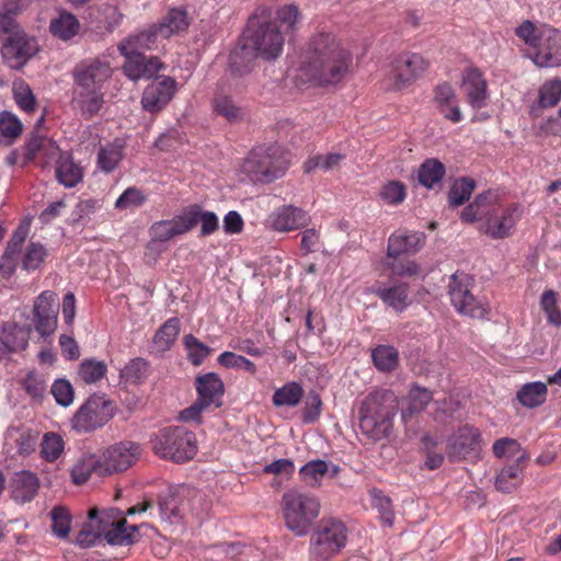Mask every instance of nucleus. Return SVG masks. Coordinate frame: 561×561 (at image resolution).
I'll return each instance as SVG.
<instances>
[{
  "mask_svg": "<svg viewBox=\"0 0 561 561\" xmlns=\"http://www.w3.org/2000/svg\"><path fill=\"white\" fill-rule=\"evenodd\" d=\"M352 55L342 48L330 33L314 35L304 55L301 71L310 81L321 85L336 84L348 73Z\"/></svg>",
  "mask_w": 561,
  "mask_h": 561,
  "instance_id": "nucleus-1",
  "label": "nucleus"
},
{
  "mask_svg": "<svg viewBox=\"0 0 561 561\" xmlns=\"http://www.w3.org/2000/svg\"><path fill=\"white\" fill-rule=\"evenodd\" d=\"M398 412V402L393 392L375 390L362 401L359 408V428L367 438L379 442L388 438L393 430V419Z\"/></svg>",
  "mask_w": 561,
  "mask_h": 561,
  "instance_id": "nucleus-2",
  "label": "nucleus"
},
{
  "mask_svg": "<svg viewBox=\"0 0 561 561\" xmlns=\"http://www.w3.org/2000/svg\"><path fill=\"white\" fill-rule=\"evenodd\" d=\"M153 453L162 459L184 463L197 453L196 436L184 426H167L150 436Z\"/></svg>",
  "mask_w": 561,
  "mask_h": 561,
  "instance_id": "nucleus-3",
  "label": "nucleus"
},
{
  "mask_svg": "<svg viewBox=\"0 0 561 561\" xmlns=\"http://www.w3.org/2000/svg\"><path fill=\"white\" fill-rule=\"evenodd\" d=\"M288 160L283 148L276 144L262 145L252 149L242 164V170L253 181L271 183L283 176Z\"/></svg>",
  "mask_w": 561,
  "mask_h": 561,
  "instance_id": "nucleus-4",
  "label": "nucleus"
},
{
  "mask_svg": "<svg viewBox=\"0 0 561 561\" xmlns=\"http://www.w3.org/2000/svg\"><path fill=\"white\" fill-rule=\"evenodd\" d=\"M282 508L286 527L297 536L308 534L320 513L317 497L289 490L282 496Z\"/></svg>",
  "mask_w": 561,
  "mask_h": 561,
  "instance_id": "nucleus-5",
  "label": "nucleus"
},
{
  "mask_svg": "<svg viewBox=\"0 0 561 561\" xmlns=\"http://www.w3.org/2000/svg\"><path fill=\"white\" fill-rule=\"evenodd\" d=\"M347 540L344 524L334 518L322 519L310 538V561H329Z\"/></svg>",
  "mask_w": 561,
  "mask_h": 561,
  "instance_id": "nucleus-6",
  "label": "nucleus"
},
{
  "mask_svg": "<svg viewBox=\"0 0 561 561\" xmlns=\"http://www.w3.org/2000/svg\"><path fill=\"white\" fill-rule=\"evenodd\" d=\"M197 399L188 408L180 412V420L183 422L202 423L201 414L203 411L222 405L225 385L220 377L215 373L199 375L195 379Z\"/></svg>",
  "mask_w": 561,
  "mask_h": 561,
  "instance_id": "nucleus-7",
  "label": "nucleus"
},
{
  "mask_svg": "<svg viewBox=\"0 0 561 561\" xmlns=\"http://www.w3.org/2000/svg\"><path fill=\"white\" fill-rule=\"evenodd\" d=\"M247 32L245 41L261 58L276 59L283 51L285 37L277 23L272 20L250 18Z\"/></svg>",
  "mask_w": 561,
  "mask_h": 561,
  "instance_id": "nucleus-8",
  "label": "nucleus"
},
{
  "mask_svg": "<svg viewBox=\"0 0 561 561\" xmlns=\"http://www.w3.org/2000/svg\"><path fill=\"white\" fill-rule=\"evenodd\" d=\"M473 286L474 280L470 275L456 272L449 279L448 295L451 305L459 313L482 319L489 312V305L472 294Z\"/></svg>",
  "mask_w": 561,
  "mask_h": 561,
  "instance_id": "nucleus-9",
  "label": "nucleus"
},
{
  "mask_svg": "<svg viewBox=\"0 0 561 561\" xmlns=\"http://www.w3.org/2000/svg\"><path fill=\"white\" fill-rule=\"evenodd\" d=\"M115 414L113 401L104 394L94 393L78 409L72 426L78 432L90 433L104 426Z\"/></svg>",
  "mask_w": 561,
  "mask_h": 561,
  "instance_id": "nucleus-10",
  "label": "nucleus"
},
{
  "mask_svg": "<svg viewBox=\"0 0 561 561\" xmlns=\"http://www.w3.org/2000/svg\"><path fill=\"white\" fill-rule=\"evenodd\" d=\"M195 492L185 485H170L158 494V513L171 525L180 524L188 512Z\"/></svg>",
  "mask_w": 561,
  "mask_h": 561,
  "instance_id": "nucleus-11",
  "label": "nucleus"
},
{
  "mask_svg": "<svg viewBox=\"0 0 561 561\" xmlns=\"http://www.w3.org/2000/svg\"><path fill=\"white\" fill-rule=\"evenodd\" d=\"M89 527L112 546H128L135 542L134 534L138 531L136 525H127L126 519L111 522L107 516H99L96 510L89 512Z\"/></svg>",
  "mask_w": 561,
  "mask_h": 561,
  "instance_id": "nucleus-12",
  "label": "nucleus"
},
{
  "mask_svg": "<svg viewBox=\"0 0 561 561\" xmlns=\"http://www.w3.org/2000/svg\"><path fill=\"white\" fill-rule=\"evenodd\" d=\"M481 433L469 424L460 426L447 440V456L456 462L478 457L481 450Z\"/></svg>",
  "mask_w": 561,
  "mask_h": 561,
  "instance_id": "nucleus-13",
  "label": "nucleus"
},
{
  "mask_svg": "<svg viewBox=\"0 0 561 561\" xmlns=\"http://www.w3.org/2000/svg\"><path fill=\"white\" fill-rule=\"evenodd\" d=\"M113 68L104 57L81 60L72 70L73 84L103 89L112 78Z\"/></svg>",
  "mask_w": 561,
  "mask_h": 561,
  "instance_id": "nucleus-14",
  "label": "nucleus"
},
{
  "mask_svg": "<svg viewBox=\"0 0 561 561\" xmlns=\"http://www.w3.org/2000/svg\"><path fill=\"white\" fill-rule=\"evenodd\" d=\"M1 54L4 61L12 69H21L38 51V44L34 37L24 31L11 37H3Z\"/></svg>",
  "mask_w": 561,
  "mask_h": 561,
  "instance_id": "nucleus-15",
  "label": "nucleus"
},
{
  "mask_svg": "<svg viewBox=\"0 0 561 561\" xmlns=\"http://www.w3.org/2000/svg\"><path fill=\"white\" fill-rule=\"evenodd\" d=\"M117 48L125 57L123 72L133 81L153 77L162 66L157 57H147L141 51L128 48L126 44H118Z\"/></svg>",
  "mask_w": 561,
  "mask_h": 561,
  "instance_id": "nucleus-16",
  "label": "nucleus"
},
{
  "mask_svg": "<svg viewBox=\"0 0 561 561\" xmlns=\"http://www.w3.org/2000/svg\"><path fill=\"white\" fill-rule=\"evenodd\" d=\"M428 68V61L420 54L403 53L392 61V75L398 88L407 87L420 79Z\"/></svg>",
  "mask_w": 561,
  "mask_h": 561,
  "instance_id": "nucleus-17",
  "label": "nucleus"
},
{
  "mask_svg": "<svg viewBox=\"0 0 561 561\" xmlns=\"http://www.w3.org/2000/svg\"><path fill=\"white\" fill-rule=\"evenodd\" d=\"M519 218L520 211L516 205L493 208L485 216L481 231L492 239H504L511 234Z\"/></svg>",
  "mask_w": 561,
  "mask_h": 561,
  "instance_id": "nucleus-18",
  "label": "nucleus"
},
{
  "mask_svg": "<svg viewBox=\"0 0 561 561\" xmlns=\"http://www.w3.org/2000/svg\"><path fill=\"white\" fill-rule=\"evenodd\" d=\"M533 61L539 67H558L561 65V32L553 27L539 31V41Z\"/></svg>",
  "mask_w": 561,
  "mask_h": 561,
  "instance_id": "nucleus-19",
  "label": "nucleus"
},
{
  "mask_svg": "<svg viewBox=\"0 0 561 561\" xmlns=\"http://www.w3.org/2000/svg\"><path fill=\"white\" fill-rule=\"evenodd\" d=\"M175 92L176 81L171 77H163L145 88L141 95V106L149 113H158L169 104Z\"/></svg>",
  "mask_w": 561,
  "mask_h": 561,
  "instance_id": "nucleus-20",
  "label": "nucleus"
},
{
  "mask_svg": "<svg viewBox=\"0 0 561 561\" xmlns=\"http://www.w3.org/2000/svg\"><path fill=\"white\" fill-rule=\"evenodd\" d=\"M371 293L397 313H402L412 304L409 284L398 279L380 283L371 288Z\"/></svg>",
  "mask_w": 561,
  "mask_h": 561,
  "instance_id": "nucleus-21",
  "label": "nucleus"
},
{
  "mask_svg": "<svg viewBox=\"0 0 561 561\" xmlns=\"http://www.w3.org/2000/svg\"><path fill=\"white\" fill-rule=\"evenodd\" d=\"M266 222L273 231L289 232L307 227L310 222V216L302 208L294 205H283L268 216Z\"/></svg>",
  "mask_w": 561,
  "mask_h": 561,
  "instance_id": "nucleus-22",
  "label": "nucleus"
},
{
  "mask_svg": "<svg viewBox=\"0 0 561 561\" xmlns=\"http://www.w3.org/2000/svg\"><path fill=\"white\" fill-rule=\"evenodd\" d=\"M139 447L131 443H121L108 448L102 456L104 474H113L127 470L136 460Z\"/></svg>",
  "mask_w": 561,
  "mask_h": 561,
  "instance_id": "nucleus-23",
  "label": "nucleus"
},
{
  "mask_svg": "<svg viewBox=\"0 0 561 561\" xmlns=\"http://www.w3.org/2000/svg\"><path fill=\"white\" fill-rule=\"evenodd\" d=\"M103 89L73 84L71 104L84 118H92L104 105Z\"/></svg>",
  "mask_w": 561,
  "mask_h": 561,
  "instance_id": "nucleus-24",
  "label": "nucleus"
},
{
  "mask_svg": "<svg viewBox=\"0 0 561 561\" xmlns=\"http://www.w3.org/2000/svg\"><path fill=\"white\" fill-rule=\"evenodd\" d=\"M425 234L409 230H398L388 239L387 256L398 259L403 254H415L424 245Z\"/></svg>",
  "mask_w": 561,
  "mask_h": 561,
  "instance_id": "nucleus-25",
  "label": "nucleus"
},
{
  "mask_svg": "<svg viewBox=\"0 0 561 561\" xmlns=\"http://www.w3.org/2000/svg\"><path fill=\"white\" fill-rule=\"evenodd\" d=\"M462 88L468 103L477 110L485 106L488 84L483 73L478 68L467 69L462 78Z\"/></svg>",
  "mask_w": 561,
  "mask_h": 561,
  "instance_id": "nucleus-26",
  "label": "nucleus"
},
{
  "mask_svg": "<svg viewBox=\"0 0 561 561\" xmlns=\"http://www.w3.org/2000/svg\"><path fill=\"white\" fill-rule=\"evenodd\" d=\"M184 220L187 232L201 224V236L206 237L219 229V219L214 211L205 210L198 204H192L184 208Z\"/></svg>",
  "mask_w": 561,
  "mask_h": 561,
  "instance_id": "nucleus-27",
  "label": "nucleus"
},
{
  "mask_svg": "<svg viewBox=\"0 0 561 561\" xmlns=\"http://www.w3.org/2000/svg\"><path fill=\"white\" fill-rule=\"evenodd\" d=\"M39 480L28 470L15 472L11 479V497L20 504L31 502L38 493Z\"/></svg>",
  "mask_w": 561,
  "mask_h": 561,
  "instance_id": "nucleus-28",
  "label": "nucleus"
},
{
  "mask_svg": "<svg viewBox=\"0 0 561 561\" xmlns=\"http://www.w3.org/2000/svg\"><path fill=\"white\" fill-rule=\"evenodd\" d=\"M96 13V20L92 22L91 32L101 38L112 34L124 18L118 7L110 3L100 5Z\"/></svg>",
  "mask_w": 561,
  "mask_h": 561,
  "instance_id": "nucleus-29",
  "label": "nucleus"
},
{
  "mask_svg": "<svg viewBox=\"0 0 561 561\" xmlns=\"http://www.w3.org/2000/svg\"><path fill=\"white\" fill-rule=\"evenodd\" d=\"M529 460V455L523 451L511 466L504 467L495 479V486L499 491L510 493L520 483V477Z\"/></svg>",
  "mask_w": 561,
  "mask_h": 561,
  "instance_id": "nucleus-30",
  "label": "nucleus"
},
{
  "mask_svg": "<svg viewBox=\"0 0 561 561\" xmlns=\"http://www.w3.org/2000/svg\"><path fill=\"white\" fill-rule=\"evenodd\" d=\"M57 181L67 188L77 186L83 179V169L73 161L70 153H59L55 168Z\"/></svg>",
  "mask_w": 561,
  "mask_h": 561,
  "instance_id": "nucleus-31",
  "label": "nucleus"
},
{
  "mask_svg": "<svg viewBox=\"0 0 561 561\" xmlns=\"http://www.w3.org/2000/svg\"><path fill=\"white\" fill-rule=\"evenodd\" d=\"M260 57L253 48L245 43L239 44L229 55V70L234 77H242L253 69L255 59Z\"/></svg>",
  "mask_w": 561,
  "mask_h": 561,
  "instance_id": "nucleus-32",
  "label": "nucleus"
},
{
  "mask_svg": "<svg viewBox=\"0 0 561 561\" xmlns=\"http://www.w3.org/2000/svg\"><path fill=\"white\" fill-rule=\"evenodd\" d=\"M126 142L115 138L112 142L101 146L98 152V167L105 173L113 172L124 158Z\"/></svg>",
  "mask_w": 561,
  "mask_h": 561,
  "instance_id": "nucleus-33",
  "label": "nucleus"
},
{
  "mask_svg": "<svg viewBox=\"0 0 561 561\" xmlns=\"http://www.w3.org/2000/svg\"><path fill=\"white\" fill-rule=\"evenodd\" d=\"M93 473L98 477L105 476L101 458L92 454L80 457L70 471L72 482L77 485L85 483Z\"/></svg>",
  "mask_w": 561,
  "mask_h": 561,
  "instance_id": "nucleus-34",
  "label": "nucleus"
},
{
  "mask_svg": "<svg viewBox=\"0 0 561 561\" xmlns=\"http://www.w3.org/2000/svg\"><path fill=\"white\" fill-rule=\"evenodd\" d=\"M190 18L187 11L183 8H172L157 24L160 36L169 38L173 34L184 32L190 26Z\"/></svg>",
  "mask_w": 561,
  "mask_h": 561,
  "instance_id": "nucleus-35",
  "label": "nucleus"
},
{
  "mask_svg": "<svg viewBox=\"0 0 561 561\" xmlns=\"http://www.w3.org/2000/svg\"><path fill=\"white\" fill-rule=\"evenodd\" d=\"M187 232L184 214L170 220H160L154 222L150 228V236L153 241L165 242L176 236H181Z\"/></svg>",
  "mask_w": 561,
  "mask_h": 561,
  "instance_id": "nucleus-36",
  "label": "nucleus"
},
{
  "mask_svg": "<svg viewBox=\"0 0 561 561\" xmlns=\"http://www.w3.org/2000/svg\"><path fill=\"white\" fill-rule=\"evenodd\" d=\"M79 20L75 14L67 11L59 12L58 16L51 19L49 24L50 33L61 41L71 39L79 33Z\"/></svg>",
  "mask_w": 561,
  "mask_h": 561,
  "instance_id": "nucleus-37",
  "label": "nucleus"
},
{
  "mask_svg": "<svg viewBox=\"0 0 561 561\" xmlns=\"http://www.w3.org/2000/svg\"><path fill=\"white\" fill-rule=\"evenodd\" d=\"M0 343L4 348V353L16 352L27 346L22 327L15 322L0 323Z\"/></svg>",
  "mask_w": 561,
  "mask_h": 561,
  "instance_id": "nucleus-38",
  "label": "nucleus"
},
{
  "mask_svg": "<svg viewBox=\"0 0 561 561\" xmlns=\"http://www.w3.org/2000/svg\"><path fill=\"white\" fill-rule=\"evenodd\" d=\"M446 168L438 159L430 158L419 167L417 180L419 183L426 188H434L444 179Z\"/></svg>",
  "mask_w": 561,
  "mask_h": 561,
  "instance_id": "nucleus-39",
  "label": "nucleus"
},
{
  "mask_svg": "<svg viewBox=\"0 0 561 561\" xmlns=\"http://www.w3.org/2000/svg\"><path fill=\"white\" fill-rule=\"evenodd\" d=\"M516 397L526 408L539 407L546 401L547 386L540 381L526 383L517 391Z\"/></svg>",
  "mask_w": 561,
  "mask_h": 561,
  "instance_id": "nucleus-40",
  "label": "nucleus"
},
{
  "mask_svg": "<svg viewBox=\"0 0 561 561\" xmlns=\"http://www.w3.org/2000/svg\"><path fill=\"white\" fill-rule=\"evenodd\" d=\"M300 16L299 8L296 4H285L275 11V19L272 22L277 23L283 35L293 34L298 30Z\"/></svg>",
  "mask_w": 561,
  "mask_h": 561,
  "instance_id": "nucleus-41",
  "label": "nucleus"
},
{
  "mask_svg": "<svg viewBox=\"0 0 561 561\" xmlns=\"http://www.w3.org/2000/svg\"><path fill=\"white\" fill-rule=\"evenodd\" d=\"M149 376V363L141 358L136 357L121 370V381L129 385H140Z\"/></svg>",
  "mask_w": 561,
  "mask_h": 561,
  "instance_id": "nucleus-42",
  "label": "nucleus"
},
{
  "mask_svg": "<svg viewBox=\"0 0 561 561\" xmlns=\"http://www.w3.org/2000/svg\"><path fill=\"white\" fill-rule=\"evenodd\" d=\"M371 359L379 371L389 373L399 364V353L391 345H378L371 351Z\"/></svg>",
  "mask_w": 561,
  "mask_h": 561,
  "instance_id": "nucleus-43",
  "label": "nucleus"
},
{
  "mask_svg": "<svg viewBox=\"0 0 561 561\" xmlns=\"http://www.w3.org/2000/svg\"><path fill=\"white\" fill-rule=\"evenodd\" d=\"M302 397V387L298 382L291 381L275 390L272 402L276 407H296Z\"/></svg>",
  "mask_w": 561,
  "mask_h": 561,
  "instance_id": "nucleus-44",
  "label": "nucleus"
},
{
  "mask_svg": "<svg viewBox=\"0 0 561 561\" xmlns=\"http://www.w3.org/2000/svg\"><path fill=\"white\" fill-rule=\"evenodd\" d=\"M476 188V181L468 178H459L451 185L448 193V203L450 207H458L468 202Z\"/></svg>",
  "mask_w": 561,
  "mask_h": 561,
  "instance_id": "nucleus-45",
  "label": "nucleus"
},
{
  "mask_svg": "<svg viewBox=\"0 0 561 561\" xmlns=\"http://www.w3.org/2000/svg\"><path fill=\"white\" fill-rule=\"evenodd\" d=\"M107 373V365L104 360L85 358L79 365L78 374L85 383H95L103 379Z\"/></svg>",
  "mask_w": 561,
  "mask_h": 561,
  "instance_id": "nucleus-46",
  "label": "nucleus"
},
{
  "mask_svg": "<svg viewBox=\"0 0 561 561\" xmlns=\"http://www.w3.org/2000/svg\"><path fill=\"white\" fill-rule=\"evenodd\" d=\"M158 36H160V31L158 30L157 24H154L137 34L129 35L119 44H126L128 48H134V50L140 51L141 49H150L152 45H154Z\"/></svg>",
  "mask_w": 561,
  "mask_h": 561,
  "instance_id": "nucleus-47",
  "label": "nucleus"
},
{
  "mask_svg": "<svg viewBox=\"0 0 561 561\" xmlns=\"http://www.w3.org/2000/svg\"><path fill=\"white\" fill-rule=\"evenodd\" d=\"M180 333V320L171 318L165 321L156 332L153 342L162 350H168L176 340Z\"/></svg>",
  "mask_w": 561,
  "mask_h": 561,
  "instance_id": "nucleus-48",
  "label": "nucleus"
},
{
  "mask_svg": "<svg viewBox=\"0 0 561 561\" xmlns=\"http://www.w3.org/2000/svg\"><path fill=\"white\" fill-rule=\"evenodd\" d=\"M65 443L62 437L54 432H48L43 436L41 444V455L49 462L57 460L62 454Z\"/></svg>",
  "mask_w": 561,
  "mask_h": 561,
  "instance_id": "nucleus-49",
  "label": "nucleus"
},
{
  "mask_svg": "<svg viewBox=\"0 0 561 561\" xmlns=\"http://www.w3.org/2000/svg\"><path fill=\"white\" fill-rule=\"evenodd\" d=\"M23 130L21 121L8 111L0 113V136L4 138L7 145H11Z\"/></svg>",
  "mask_w": 561,
  "mask_h": 561,
  "instance_id": "nucleus-50",
  "label": "nucleus"
},
{
  "mask_svg": "<svg viewBox=\"0 0 561 561\" xmlns=\"http://www.w3.org/2000/svg\"><path fill=\"white\" fill-rule=\"evenodd\" d=\"M213 104L215 112L231 123L242 118L241 108L234 104L230 96L218 94L214 98Z\"/></svg>",
  "mask_w": 561,
  "mask_h": 561,
  "instance_id": "nucleus-51",
  "label": "nucleus"
},
{
  "mask_svg": "<svg viewBox=\"0 0 561 561\" xmlns=\"http://www.w3.org/2000/svg\"><path fill=\"white\" fill-rule=\"evenodd\" d=\"M47 256L46 248L39 242H31L22 259V268L35 271L42 266Z\"/></svg>",
  "mask_w": 561,
  "mask_h": 561,
  "instance_id": "nucleus-52",
  "label": "nucleus"
},
{
  "mask_svg": "<svg viewBox=\"0 0 561 561\" xmlns=\"http://www.w3.org/2000/svg\"><path fill=\"white\" fill-rule=\"evenodd\" d=\"M183 343L187 351V357L194 366H199L211 352L206 344L202 343L193 334L185 335Z\"/></svg>",
  "mask_w": 561,
  "mask_h": 561,
  "instance_id": "nucleus-53",
  "label": "nucleus"
},
{
  "mask_svg": "<svg viewBox=\"0 0 561 561\" xmlns=\"http://www.w3.org/2000/svg\"><path fill=\"white\" fill-rule=\"evenodd\" d=\"M327 472L328 462L321 459L311 460L299 470L302 480L311 486L318 485Z\"/></svg>",
  "mask_w": 561,
  "mask_h": 561,
  "instance_id": "nucleus-54",
  "label": "nucleus"
},
{
  "mask_svg": "<svg viewBox=\"0 0 561 561\" xmlns=\"http://www.w3.org/2000/svg\"><path fill=\"white\" fill-rule=\"evenodd\" d=\"M22 385L25 392L34 399H42L47 390L46 376L36 370L27 373Z\"/></svg>",
  "mask_w": 561,
  "mask_h": 561,
  "instance_id": "nucleus-55",
  "label": "nucleus"
},
{
  "mask_svg": "<svg viewBox=\"0 0 561 561\" xmlns=\"http://www.w3.org/2000/svg\"><path fill=\"white\" fill-rule=\"evenodd\" d=\"M51 530L59 538H67L70 531L71 516L67 508L56 506L50 512Z\"/></svg>",
  "mask_w": 561,
  "mask_h": 561,
  "instance_id": "nucleus-56",
  "label": "nucleus"
},
{
  "mask_svg": "<svg viewBox=\"0 0 561 561\" xmlns=\"http://www.w3.org/2000/svg\"><path fill=\"white\" fill-rule=\"evenodd\" d=\"M561 100V80L554 79L546 82L539 90V105L553 107Z\"/></svg>",
  "mask_w": 561,
  "mask_h": 561,
  "instance_id": "nucleus-57",
  "label": "nucleus"
},
{
  "mask_svg": "<svg viewBox=\"0 0 561 561\" xmlns=\"http://www.w3.org/2000/svg\"><path fill=\"white\" fill-rule=\"evenodd\" d=\"M50 393L55 398L57 404L65 408L69 407L75 399L73 387L66 378L56 379L51 385Z\"/></svg>",
  "mask_w": 561,
  "mask_h": 561,
  "instance_id": "nucleus-58",
  "label": "nucleus"
},
{
  "mask_svg": "<svg viewBox=\"0 0 561 561\" xmlns=\"http://www.w3.org/2000/svg\"><path fill=\"white\" fill-rule=\"evenodd\" d=\"M218 363L226 368L243 369L252 375L256 373V366L253 362L233 352L220 354Z\"/></svg>",
  "mask_w": 561,
  "mask_h": 561,
  "instance_id": "nucleus-59",
  "label": "nucleus"
},
{
  "mask_svg": "<svg viewBox=\"0 0 561 561\" xmlns=\"http://www.w3.org/2000/svg\"><path fill=\"white\" fill-rule=\"evenodd\" d=\"M9 1L3 0L2 7L0 8V36L11 37L18 32H23L21 26L14 20V15L19 11H10Z\"/></svg>",
  "mask_w": 561,
  "mask_h": 561,
  "instance_id": "nucleus-60",
  "label": "nucleus"
},
{
  "mask_svg": "<svg viewBox=\"0 0 561 561\" xmlns=\"http://www.w3.org/2000/svg\"><path fill=\"white\" fill-rule=\"evenodd\" d=\"M492 451L496 458H517L525 450L522 448L518 440L511 437H503L494 442Z\"/></svg>",
  "mask_w": 561,
  "mask_h": 561,
  "instance_id": "nucleus-61",
  "label": "nucleus"
},
{
  "mask_svg": "<svg viewBox=\"0 0 561 561\" xmlns=\"http://www.w3.org/2000/svg\"><path fill=\"white\" fill-rule=\"evenodd\" d=\"M147 199L144 192L135 186L126 188L115 202L117 209L141 206Z\"/></svg>",
  "mask_w": 561,
  "mask_h": 561,
  "instance_id": "nucleus-62",
  "label": "nucleus"
},
{
  "mask_svg": "<svg viewBox=\"0 0 561 561\" xmlns=\"http://www.w3.org/2000/svg\"><path fill=\"white\" fill-rule=\"evenodd\" d=\"M380 196L386 203L390 205H398L404 201L407 196V187L400 181H390L383 185Z\"/></svg>",
  "mask_w": 561,
  "mask_h": 561,
  "instance_id": "nucleus-63",
  "label": "nucleus"
},
{
  "mask_svg": "<svg viewBox=\"0 0 561 561\" xmlns=\"http://www.w3.org/2000/svg\"><path fill=\"white\" fill-rule=\"evenodd\" d=\"M322 400L318 392L310 391L305 400L302 410V422L306 424L314 423L321 413Z\"/></svg>",
  "mask_w": 561,
  "mask_h": 561,
  "instance_id": "nucleus-64",
  "label": "nucleus"
}]
</instances>
